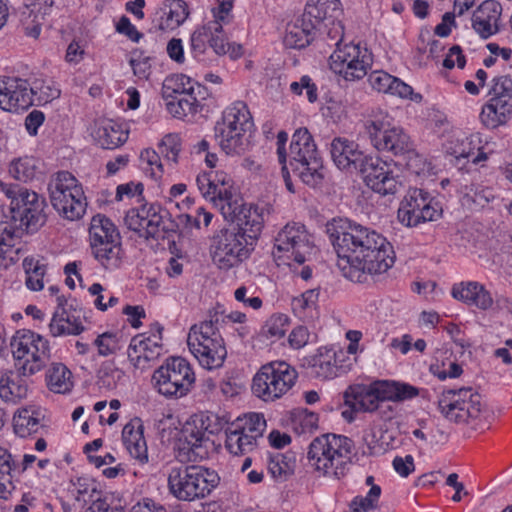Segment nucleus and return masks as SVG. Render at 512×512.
<instances>
[{
    "mask_svg": "<svg viewBox=\"0 0 512 512\" xmlns=\"http://www.w3.org/2000/svg\"><path fill=\"white\" fill-rule=\"evenodd\" d=\"M326 232L337 254V267L355 283H367L394 264L390 242L375 230L348 219H333Z\"/></svg>",
    "mask_w": 512,
    "mask_h": 512,
    "instance_id": "1",
    "label": "nucleus"
},
{
    "mask_svg": "<svg viewBox=\"0 0 512 512\" xmlns=\"http://www.w3.org/2000/svg\"><path fill=\"white\" fill-rule=\"evenodd\" d=\"M0 189L10 200L9 212L0 221V268L11 266L17 256L15 245L24 233H35L47 221L43 196L19 184L0 180Z\"/></svg>",
    "mask_w": 512,
    "mask_h": 512,
    "instance_id": "2",
    "label": "nucleus"
},
{
    "mask_svg": "<svg viewBox=\"0 0 512 512\" xmlns=\"http://www.w3.org/2000/svg\"><path fill=\"white\" fill-rule=\"evenodd\" d=\"M224 312L210 310L208 318L194 324L189 331L187 344L199 364L208 370L220 368L227 356L224 340L220 333V321Z\"/></svg>",
    "mask_w": 512,
    "mask_h": 512,
    "instance_id": "3",
    "label": "nucleus"
},
{
    "mask_svg": "<svg viewBox=\"0 0 512 512\" xmlns=\"http://www.w3.org/2000/svg\"><path fill=\"white\" fill-rule=\"evenodd\" d=\"M253 120L247 105L237 101L227 107L214 127L215 139L226 155H242L250 147Z\"/></svg>",
    "mask_w": 512,
    "mask_h": 512,
    "instance_id": "4",
    "label": "nucleus"
},
{
    "mask_svg": "<svg viewBox=\"0 0 512 512\" xmlns=\"http://www.w3.org/2000/svg\"><path fill=\"white\" fill-rule=\"evenodd\" d=\"M353 441L342 435L324 434L309 445L307 459L315 470L325 476L340 479L346 474Z\"/></svg>",
    "mask_w": 512,
    "mask_h": 512,
    "instance_id": "5",
    "label": "nucleus"
},
{
    "mask_svg": "<svg viewBox=\"0 0 512 512\" xmlns=\"http://www.w3.org/2000/svg\"><path fill=\"white\" fill-rule=\"evenodd\" d=\"M218 474L199 465L172 466L168 473V489L180 501L204 499L219 484Z\"/></svg>",
    "mask_w": 512,
    "mask_h": 512,
    "instance_id": "6",
    "label": "nucleus"
},
{
    "mask_svg": "<svg viewBox=\"0 0 512 512\" xmlns=\"http://www.w3.org/2000/svg\"><path fill=\"white\" fill-rule=\"evenodd\" d=\"M287 158L291 171L304 184L312 188L322 184L323 161L307 128H299L294 132Z\"/></svg>",
    "mask_w": 512,
    "mask_h": 512,
    "instance_id": "7",
    "label": "nucleus"
},
{
    "mask_svg": "<svg viewBox=\"0 0 512 512\" xmlns=\"http://www.w3.org/2000/svg\"><path fill=\"white\" fill-rule=\"evenodd\" d=\"M223 428L222 422L216 415H196L187 422L178 439L177 457L183 461H197L208 456L213 442L211 435L219 433Z\"/></svg>",
    "mask_w": 512,
    "mask_h": 512,
    "instance_id": "8",
    "label": "nucleus"
},
{
    "mask_svg": "<svg viewBox=\"0 0 512 512\" xmlns=\"http://www.w3.org/2000/svg\"><path fill=\"white\" fill-rule=\"evenodd\" d=\"M53 208L68 220L80 219L87 207L83 188L68 171L56 173L48 184Z\"/></svg>",
    "mask_w": 512,
    "mask_h": 512,
    "instance_id": "9",
    "label": "nucleus"
},
{
    "mask_svg": "<svg viewBox=\"0 0 512 512\" xmlns=\"http://www.w3.org/2000/svg\"><path fill=\"white\" fill-rule=\"evenodd\" d=\"M484 407L482 396L471 387L444 390L438 399L442 416L457 424H476Z\"/></svg>",
    "mask_w": 512,
    "mask_h": 512,
    "instance_id": "10",
    "label": "nucleus"
},
{
    "mask_svg": "<svg viewBox=\"0 0 512 512\" xmlns=\"http://www.w3.org/2000/svg\"><path fill=\"white\" fill-rule=\"evenodd\" d=\"M124 222L129 230L145 239L169 237L178 228V223L170 219V213L156 203L129 210Z\"/></svg>",
    "mask_w": 512,
    "mask_h": 512,
    "instance_id": "11",
    "label": "nucleus"
},
{
    "mask_svg": "<svg viewBox=\"0 0 512 512\" xmlns=\"http://www.w3.org/2000/svg\"><path fill=\"white\" fill-rule=\"evenodd\" d=\"M298 374L284 361L263 365L253 378L252 391L264 401H274L287 393L295 384Z\"/></svg>",
    "mask_w": 512,
    "mask_h": 512,
    "instance_id": "12",
    "label": "nucleus"
},
{
    "mask_svg": "<svg viewBox=\"0 0 512 512\" xmlns=\"http://www.w3.org/2000/svg\"><path fill=\"white\" fill-rule=\"evenodd\" d=\"M11 346L17 371L24 376H31L40 371L50 358L48 340L29 330L18 332Z\"/></svg>",
    "mask_w": 512,
    "mask_h": 512,
    "instance_id": "13",
    "label": "nucleus"
},
{
    "mask_svg": "<svg viewBox=\"0 0 512 512\" xmlns=\"http://www.w3.org/2000/svg\"><path fill=\"white\" fill-rule=\"evenodd\" d=\"M152 381L161 395L180 398L191 390L195 374L184 358L172 357L154 371Z\"/></svg>",
    "mask_w": 512,
    "mask_h": 512,
    "instance_id": "14",
    "label": "nucleus"
},
{
    "mask_svg": "<svg viewBox=\"0 0 512 512\" xmlns=\"http://www.w3.org/2000/svg\"><path fill=\"white\" fill-rule=\"evenodd\" d=\"M246 239L231 226L217 231L210 245L214 264L222 270H229L247 259L253 246Z\"/></svg>",
    "mask_w": 512,
    "mask_h": 512,
    "instance_id": "15",
    "label": "nucleus"
},
{
    "mask_svg": "<svg viewBox=\"0 0 512 512\" xmlns=\"http://www.w3.org/2000/svg\"><path fill=\"white\" fill-rule=\"evenodd\" d=\"M442 215V208L430 193L411 188L401 201L398 220L407 227H416L427 221H436Z\"/></svg>",
    "mask_w": 512,
    "mask_h": 512,
    "instance_id": "16",
    "label": "nucleus"
},
{
    "mask_svg": "<svg viewBox=\"0 0 512 512\" xmlns=\"http://www.w3.org/2000/svg\"><path fill=\"white\" fill-rule=\"evenodd\" d=\"M371 64L372 54L359 44H345L341 47L337 42V48L329 58L330 68L351 81L363 78Z\"/></svg>",
    "mask_w": 512,
    "mask_h": 512,
    "instance_id": "17",
    "label": "nucleus"
},
{
    "mask_svg": "<svg viewBox=\"0 0 512 512\" xmlns=\"http://www.w3.org/2000/svg\"><path fill=\"white\" fill-rule=\"evenodd\" d=\"M372 145L379 151H388L395 156L413 151L410 136L399 126L386 119L368 121L365 125Z\"/></svg>",
    "mask_w": 512,
    "mask_h": 512,
    "instance_id": "18",
    "label": "nucleus"
},
{
    "mask_svg": "<svg viewBox=\"0 0 512 512\" xmlns=\"http://www.w3.org/2000/svg\"><path fill=\"white\" fill-rule=\"evenodd\" d=\"M313 246L305 226L301 223H288L275 237L273 255L281 258L280 253H285L287 259H292L298 264L306 261L307 255L312 253Z\"/></svg>",
    "mask_w": 512,
    "mask_h": 512,
    "instance_id": "19",
    "label": "nucleus"
},
{
    "mask_svg": "<svg viewBox=\"0 0 512 512\" xmlns=\"http://www.w3.org/2000/svg\"><path fill=\"white\" fill-rule=\"evenodd\" d=\"M356 171L361 174L368 187L381 195H393L401 186L393 176L390 165L378 156L366 155Z\"/></svg>",
    "mask_w": 512,
    "mask_h": 512,
    "instance_id": "20",
    "label": "nucleus"
},
{
    "mask_svg": "<svg viewBox=\"0 0 512 512\" xmlns=\"http://www.w3.org/2000/svg\"><path fill=\"white\" fill-rule=\"evenodd\" d=\"M34 104L30 83L17 77H0V108L16 112Z\"/></svg>",
    "mask_w": 512,
    "mask_h": 512,
    "instance_id": "21",
    "label": "nucleus"
},
{
    "mask_svg": "<svg viewBox=\"0 0 512 512\" xmlns=\"http://www.w3.org/2000/svg\"><path fill=\"white\" fill-rule=\"evenodd\" d=\"M333 162L340 170L356 171L366 154L359 150L358 144L347 138H334L330 145Z\"/></svg>",
    "mask_w": 512,
    "mask_h": 512,
    "instance_id": "22",
    "label": "nucleus"
},
{
    "mask_svg": "<svg viewBox=\"0 0 512 512\" xmlns=\"http://www.w3.org/2000/svg\"><path fill=\"white\" fill-rule=\"evenodd\" d=\"M451 294L456 300L483 311L491 309L494 304L491 293L484 285L476 281L455 284L452 287Z\"/></svg>",
    "mask_w": 512,
    "mask_h": 512,
    "instance_id": "23",
    "label": "nucleus"
},
{
    "mask_svg": "<svg viewBox=\"0 0 512 512\" xmlns=\"http://www.w3.org/2000/svg\"><path fill=\"white\" fill-rule=\"evenodd\" d=\"M512 116V95L505 98L491 97L482 107L480 120L490 129L506 124Z\"/></svg>",
    "mask_w": 512,
    "mask_h": 512,
    "instance_id": "24",
    "label": "nucleus"
},
{
    "mask_svg": "<svg viewBox=\"0 0 512 512\" xmlns=\"http://www.w3.org/2000/svg\"><path fill=\"white\" fill-rule=\"evenodd\" d=\"M143 432L144 426L138 417L131 419L122 430V440L126 449L140 463L148 461L147 444Z\"/></svg>",
    "mask_w": 512,
    "mask_h": 512,
    "instance_id": "25",
    "label": "nucleus"
},
{
    "mask_svg": "<svg viewBox=\"0 0 512 512\" xmlns=\"http://www.w3.org/2000/svg\"><path fill=\"white\" fill-rule=\"evenodd\" d=\"M372 392L381 402H402L419 395V389L408 383L393 380H377L371 383Z\"/></svg>",
    "mask_w": 512,
    "mask_h": 512,
    "instance_id": "26",
    "label": "nucleus"
},
{
    "mask_svg": "<svg viewBox=\"0 0 512 512\" xmlns=\"http://www.w3.org/2000/svg\"><path fill=\"white\" fill-rule=\"evenodd\" d=\"M317 29L314 22H310L302 16L287 26L284 43L289 48H305L315 39Z\"/></svg>",
    "mask_w": 512,
    "mask_h": 512,
    "instance_id": "27",
    "label": "nucleus"
},
{
    "mask_svg": "<svg viewBox=\"0 0 512 512\" xmlns=\"http://www.w3.org/2000/svg\"><path fill=\"white\" fill-rule=\"evenodd\" d=\"M337 354L333 349L321 347L307 359L310 374L319 379H330L337 375Z\"/></svg>",
    "mask_w": 512,
    "mask_h": 512,
    "instance_id": "28",
    "label": "nucleus"
},
{
    "mask_svg": "<svg viewBox=\"0 0 512 512\" xmlns=\"http://www.w3.org/2000/svg\"><path fill=\"white\" fill-rule=\"evenodd\" d=\"M340 14L339 0H308L302 16H304V19L314 22L318 28V25L323 21H334Z\"/></svg>",
    "mask_w": 512,
    "mask_h": 512,
    "instance_id": "29",
    "label": "nucleus"
},
{
    "mask_svg": "<svg viewBox=\"0 0 512 512\" xmlns=\"http://www.w3.org/2000/svg\"><path fill=\"white\" fill-rule=\"evenodd\" d=\"M90 246L93 256L106 270H116L121 266L124 253L120 238L106 240L103 245L97 243Z\"/></svg>",
    "mask_w": 512,
    "mask_h": 512,
    "instance_id": "30",
    "label": "nucleus"
},
{
    "mask_svg": "<svg viewBox=\"0 0 512 512\" xmlns=\"http://www.w3.org/2000/svg\"><path fill=\"white\" fill-rule=\"evenodd\" d=\"M238 215V220L235 225L230 224L229 226L237 229L244 238H247V242L253 246L262 231V215L258 213L257 209L252 207H247L242 211V214L240 213Z\"/></svg>",
    "mask_w": 512,
    "mask_h": 512,
    "instance_id": "31",
    "label": "nucleus"
},
{
    "mask_svg": "<svg viewBox=\"0 0 512 512\" xmlns=\"http://www.w3.org/2000/svg\"><path fill=\"white\" fill-rule=\"evenodd\" d=\"M296 454L292 451L276 452L269 456L268 471L278 481H285L295 472Z\"/></svg>",
    "mask_w": 512,
    "mask_h": 512,
    "instance_id": "32",
    "label": "nucleus"
},
{
    "mask_svg": "<svg viewBox=\"0 0 512 512\" xmlns=\"http://www.w3.org/2000/svg\"><path fill=\"white\" fill-rule=\"evenodd\" d=\"M96 133L100 145L105 149H115L128 139L127 130L113 120L104 121Z\"/></svg>",
    "mask_w": 512,
    "mask_h": 512,
    "instance_id": "33",
    "label": "nucleus"
},
{
    "mask_svg": "<svg viewBox=\"0 0 512 512\" xmlns=\"http://www.w3.org/2000/svg\"><path fill=\"white\" fill-rule=\"evenodd\" d=\"M46 382L50 391L65 394L73 387L72 373L63 363H52L46 372Z\"/></svg>",
    "mask_w": 512,
    "mask_h": 512,
    "instance_id": "34",
    "label": "nucleus"
},
{
    "mask_svg": "<svg viewBox=\"0 0 512 512\" xmlns=\"http://www.w3.org/2000/svg\"><path fill=\"white\" fill-rule=\"evenodd\" d=\"M27 376L18 374L15 378L1 377L0 379V397L4 401L16 402L17 400L24 399L28 396L29 383L26 379Z\"/></svg>",
    "mask_w": 512,
    "mask_h": 512,
    "instance_id": "35",
    "label": "nucleus"
},
{
    "mask_svg": "<svg viewBox=\"0 0 512 512\" xmlns=\"http://www.w3.org/2000/svg\"><path fill=\"white\" fill-rule=\"evenodd\" d=\"M49 330L54 337L79 335L84 331V326L74 316H70L67 311L56 310L50 321Z\"/></svg>",
    "mask_w": 512,
    "mask_h": 512,
    "instance_id": "36",
    "label": "nucleus"
},
{
    "mask_svg": "<svg viewBox=\"0 0 512 512\" xmlns=\"http://www.w3.org/2000/svg\"><path fill=\"white\" fill-rule=\"evenodd\" d=\"M41 427L40 412L37 410L23 408L14 414L13 428L19 437L25 438L35 434Z\"/></svg>",
    "mask_w": 512,
    "mask_h": 512,
    "instance_id": "37",
    "label": "nucleus"
},
{
    "mask_svg": "<svg viewBox=\"0 0 512 512\" xmlns=\"http://www.w3.org/2000/svg\"><path fill=\"white\" fill-rule=\"evenodd\" d=\"M89 236L90 245L97 243L103 245V242H106V240L110 241L111 239L120 238V235L111 220L100 214L92 218L89 228Z\"/></svg>",
    "mask_w": 512,
    "mask_h": 512,
    "instance_id": "38",
    "label": "nucleus"
},
{
    "mask_svg": "<svg viewBox=\"0 0 512 512\" xmlns=\"http://www.w3.org/2000/svg\"><path fill=\"white\" fill-rule=\"evenodd\" d=\"M257 446L254 436L245 434L240 428L229 429L226 432L225 447L234 455H244L253 451Z\"/></svg>",
    "mask_w": 512,
    "mask_h": 512,
    "instance_id": "39",
    "label": "nucleus"
},
{
    "mask_svg": "<svg viewBox=\"0 0 512 512\" xmlns=\"http://www.w3.org/2000/svg\"><path fill=\"white\" fill-rule=\"evenodd\" d=\"M31 98L36 105H44L59 98L61 91L50 79L34 78L30 83Z\"/></svg>",
    "mask_w": 512,
    "mask_h": 512,
    "instance_id": "40",
    "label": "nucleus"
},
{
    "mask_svg": "<svg viewBox=\"0 0 512 512\" xmlns=\"http://www.w3.org/2000/svg\"><path fill=\"white\" fill-rule=\"evenodd\" d=\"M23 268L26 274V286L33 291L42 290L44 287L43 278L46 274V264L42 259L26 257L23 260Z\"/></svg>",
    "mask_w": 512,
    "mask_h": 512,
    "instance_id": "41",
    "label": "nucleus"
},
{
    "mask_svg": "<svg viewBox=\"0 0 512 512\" xmlns=\"http://www.w3.org/2000/svg\"><path fill=\"white\" fill-rule=\"evenodd\" d=\"M222 26L217 22H207L203 26L197 28L191 35V52L195 59H200L209 43V36L215 32H222Z\"/></svg>",
    "mask_w": 512,
    "mask_h": 512,
    "instance_id": "42",
    "label": "nucleus"
},
{
    "mask_svg": "<svg viewBox=\"0 0 512 512\" xmlns=\"http://www.w3.org/2000/svg\"><path fill=\"white\" fill-rule=\"evenodd\" d=\"M8 172L17 181L27 183L33 180L37 172V161L33 157H20L11 161Z\"/></svg>",
    "mask_w": 512,
    "mask_h": 512,
    "instance_id": "43",
    "label": "nucleus"
},
{
    "mask_svg": "<svg viewBox=\"0 0 512 512\" xmlns=\"http://www.w3.org/2000/svg\"><path fill=\"white\" fill-rule=\"evenodd\" d=\"M13 460L11 454L0 447V498L7 499L15 486L12 481Z\"/></svg>",
    "mask_w": 512,
    "mask_h": 512,
    "instance_id": "44",
    "label": "nucleus"
},
{
    "mask_svg": "<svg viewBox=\"0 0 512 512\" xmlns=\"http://www.w3.org/2000/svg\"><path fill=\"white\" fill-rule=\"evenodd\" d=\"M212 202L219 208L223 217L233 225L238 220V214H242V211L247 208L241 199L233 198L232 192L225 196H219Z\"/></svg>",
    "mask_w": 512,
    "mask_h": 512,
    "instance_id": "45",
    "label": "nucleus"
},
{
    "mask_svg": "<svg viewBox=\"0 0 512 512\" xmlns=\"http://www.w3.org/2000/svg\"><path fill=\"white\" fill-rule=\"evenodd\" d=\"M196 103L195 99L191 100L189 95L185 94L169 100L166 103V109L174 118L183 119L188 115H195L200 112Z\"/></svg>",
    "mask_w": 512,
    "mask_h": 512,
    "instance_id": "46",
    "label": "nucleus"
},
{
    "mask_svg": "<svg viewBox=\"0 0 512 512\" xmlns=\"http://www.w3.org/2000/svg\"><path fill=\"white\" fill-rule=\"evenodd\" d=\"M234 427L240 428L245 434L254 436V440L262 437L266 427L265 419L258 413H250L244 418H238L233 424Z\"/></svg>",
    "mask_w": 512,
    "mask_h": 512,
    "instance_id": "47",
    "label": "nucleus"
},
{
    "mask_svg": "<svg viewBox=\"0 0 512 512\" xmlns=\"http://www.w3.org/2000/svg\"><path fill=\"white\" fill-rule=\"evenodd\" d=\"M123 371L118 369L111 361L102 363L98 371V384L108 390L114 389L123 376Z\"/></svg>",
    "mask_w": 512,
    "mask_h": 512,
    "instance_id": "48",
    "label": "nucleus"
},
{
    "mask_svg": "<svg viewBox=\"0 0 512 512\" xmlns=\"http://www.w3.org/2000/svg\"><path fill=\"white\" fill-rule=\"evenodd\" d=\"M381 495V487L379 485H372L365 497H355L350 508L352 512H367L376 507L378 499Z\"/></svg>",
    "mask_w": 512,
    "mask_h": 512,
    "instance_id": "49",
    "label": "nucleus"
},
{
    "mask_svg": "<svg viewBox=\"0 0 512 512\" xmlns=\"http://www.w3.org/2000/svg\"><path fill=\"white\" fill-rule=\"evenodd\" d=\"M167 27L175 28L180 26L188 17V7L183 0H172L168 5Z\"/></svg>",
    "mask_w": 512,
    "mask_h": 512,
    "instance_id": "50",
    "label": "nucleus"
},
{
    "mask_svg": "<svg viewBox=\"0 0 512 512\" xmlns=\"http://www.w3.org/2000/svg\"><path fill=\"white\" fill-rule=\"evenodd\" d=\"M158 149L168 161L177 163L181 151V140L177 134H167L162 139Z\"/></svg>",
    "mask_w": 512,
    "mask_h": 512,
    "instance_id": "51",
    "label": "nucleus"
},
{
    "mask_svg": "<svg viewBox=\"0 0 512 512\" xmlns=\"http://www.w3.org/2000/svg\"><path fill=\"white\" fill-rule=\"evenodd\" d=\"M94 345L98 348V354L101 356H109L121 349L120 339L115 333L105 332L99 335Z\"/></svg>",
    "mask_w": 512,
    "mask_h": 512,
    "instance_id": "52",
    "label": "nucleus"
},
{
    "mask_svg": "<svg viewBox=\"0 0 512 512\" xmlns=\"http://www.w3.org/2000/svg\"><path fill=\"white\" fill-rule=\"evenodd\" d=\"M128 359L135 368L143 369L147 365V359L145 356V348L142 338L135 336L131 339V342L127 350Z\"/></svg>",
    "mask_w": 512,
    "mask_h": 512,
    "instance_id": "53",
    "label": "nucleus"
},
{
    "mask_svg": "<svg viewBox=\"0 0 512 512\" xmlns=\"http://www.w3.org/2000/svg\"><path fill=\"white\" fill-rule=\"evenodd\" d=\"M288 326V318L285 315H273L271 316L264 326V333L271 338L280 339L282 338Z\"/></svg>",
    "mask_w": 512,
    "mask_h": 512,
    "instance_id": "54",
    "label": "nucleus"
},
{
    "mask_svg": "<svg viewBox=\"0 0 512 512\" xmlns=\"http://www.w3.org/2000/svg\"><path fill=\"white\" fill-rule=\"evenodd\" d=\"M140 161L142 165L146 164L147 168L150 169V176L154 179L161 178L163 174V167L160 160L159 154L152 149H145L140 154Z\"/></svg>",
    "mask_w": 512,
    "mask_h": 512,
    "instance_id": "55",
    "label": "nucleus"
},
{
    "mask_svg": "<svg viewBox=\"0 0 512 512\" xmlns=\"http://www.w3.org/2000/svg\"><path fill=\"white\" fill-rule=\"evenodd\" d=\"M163 328L160 325H157V334H153L152 337L142 338L144 348H145V356L147 359V363L157 359L162 352V333Z\"/></svg>",
    "mask_w": 512,
    "mask_h": 512,
    "instance_id": "56",
    "label": "nucleus"
},
{
    "mask_svg": "<svg viewBox=\"0 0 512 512\" xmlns=\"http://www.w3.org/2000/svg\"><path fill=\"white\" fill-rule=\"evenodd\" d=\"M368 82L374 90L389 93L392 90L395 77L384 71H373L368 77Z\"/></svg>",
    "mask_w": 512,
    "mask_h": 512,
    "instance_id": "57",
    "label": "nucleus"
},
{
    "mask_svg": "<svg viewBox=\"0 0 512 512\" xmlns=\"http://www.w3.org/2000/svg\"><path fill=\"white\" fill-rule=\"evenodd\" d=\"M474 13H479L480 17L492 21L493 24H498L502 13V6L496 0H485L478 6Z\"/></svg>",
    "mask_w": 512,
    "mask_h": 512,
    "instance_id": "58",
    "label": "nucleus"
},
{
    "mask_svg": "<svg viewBox=\"0 0 512 512\" xmlns=\"http://www.w3.org/2000/svg\"><path fill=\"white\" fill-rule=\"evenodd\" d=\"M472 28L482 39H488L490 36L499 32L498 24H493L492 21L480 17L479 13H473Z\"/></svg>",
    "mask_w": 512,
    "mask_h": 512,
    "instance_id": "59",
    "label": "nucleus"
},
{
    "mask_svg": "<svg viewBox=\"0 0 512 512\" xmlns=\"http://www.w3.org/2000/svg\"><path fill=\"white\" fill-rule=\"evenodd\" d=\"M211 181H213V192H216V197L228 195L231 192V177L224 171H209Z\"/></svg>",
    "mask_w": 512,
    "mask_h": 512,
    "instance_id": "60",
    "label": "nucleus"
},
{
    "mask_svg": "<svg viewBox=\"0 0 512 512\" xmlns=\"http://www.w3.org/2000/svg\"><path fill=\"white\" fill-rule=\"evenodd\" d=\"M133 74L140 80H148L151 75L150 57L143 56L140 52L138 57H132L129 61Z\"/></svg>",
    "mask_w": 512,
    "mask_h": 512,
    "instance_id": "61",
    "label": "nucleus"
},
{
    "mask_svg": "<svg viewBox=\"0 0 512 512\" xmlns=\"http://www.w3.org/2000/svg\"><path fill=\"white\" fill-rule=\"evenodd\" d=\"M197 215L192 216L190 214H181L178 216V221L180 224L184 225L186 228H200V216H203V223L205 226H208L211 223L213 215L210 212H207L203 207H199L197 210Z\"/></svg>",
    "mask_w": 512,
    "mask_h": 512,
    "instance_id": "62",
    "label": "nucleus"
},
{
    "mask_svg": "<svg viewBox=\"0 0 512 512\" xmlns=\"http://www.w3.org/2000/svg\"><path fill=\"white\" fill-rule=\"evenodd\" d=\"M319 293L316 290H307L300 297L294 298L292 301L293 310L296 312H304L307 309L315 308L318 302Z\"/></svg>",
    "mask_w": 512,
    "mask_h": 512,
    "instance_id": "63",
    "label": "nucleus"
},
{
    "mask_svg": "<svg viewBox=\"0 0 512 512\" xmlns=\"http://www.w3.org/2000/svg\"><path fill=\"white\" fill-rule=\"evenodd\" d=\"M492 83L493 85L489 92L492 97L505 98L508 95H512V78L510 76L495 77Z\"/></svg>",
    "mask_w": 512,
    "mask_h": 512,
    "instance_id": "64",
    "label": "nucleus"
}]
</instances>
